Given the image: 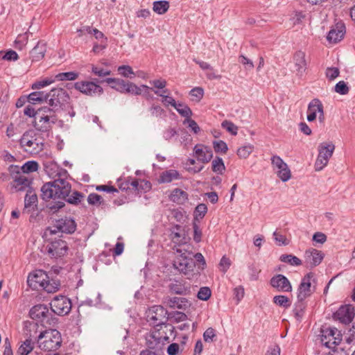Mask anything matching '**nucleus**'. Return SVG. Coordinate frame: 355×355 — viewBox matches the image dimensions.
Returning a JSON list of instances; mask_svg holds the SVG:
<instances>
[{"instance_id":"obj_1","label":"nucleus","mask_w":355,"mask_h":355,"mask_svg":"<svg viewBox=\"0 0 355 355\" xmlns=\"http://www.w3.org/2000/svg\"><path fill=\"white\" fill-rule=\"evenodd\" d=\"M45 171L53 180L43 184L41 188V198L49 202L46 207L55 213L64 207V201L72 205H78L84 198V195L79 191H73L71 196V185L67 180L69 173L64 168L51 163L45 165Z\"/></svg>"},{"instance_id":"obj_2","label":"nucleus","mask_w":355,"mask_h":355,"mask_svg":"<svg viewBox=\"0 0 355 355\" xmlns=\"http://www.w3.org/2000/svg\"><path fill=\"white\" fill-rule=\"evenodd\" d=\"M168 311L161 305H154L146 311V319L150 325L155 327V331H159L164 327L166 331L173 332V326L166 322Z\"/></svg>"},{"instance_id":"obj_3","label":"nucleus","mask_w":355,"mask_h":355,"mask_svg":"<svg viewBox=\"0 0 355 355\" xmlns=\"http://www.w3.org/2000/svg\"><path fill=\"white\" fill-rule=\"evenodd\" d=\"M30 316L33 320H38L42 322L45 328H48L51 332L57 331L58 329V318L53 316L49 311L48 307L44 304H37L33 306L29 312Z\"/></svg>"},{"instance_id":"obj_4","label":"nucleus","mask_w":355,"mask_h":355,"mask_svg":"<svg viewBox=\"0 0 355 355\" xmlns=\"http://www.w3.org/2000/svg\"><path fill=\"white\" fill-rule=\"evenodd\" d=\"M24 150L32 155H37L44 149L43 139L34 130L25 132L19 141Z\"/></svg>"},{"instance_id":"obj_5","label":"nucleus","mask_w":355,"mask_h":355,"mask_svg":"<svg viewBox=\"0 0 355 355\" xmlns=\"http://www.w3.org/2000/svg\"><path fill=\"white\" fill-rule=\"evenodd\" d=\"M55 112L47 106L37 109V116L34 120V127L40 132H47L51 128V125L56 122L54 115Z\"/></svg>"},{"instance_id":"obj_6","label":"nucleus","mask_w":355,"mask_h":355,"mask_svg":"<svg viewBox=\"0 0 355 355\" xmlns=\"http://www.w3.org/2000/svg\"><path fill=\"white\" fill-rule=\"evenodd\" d=\"M19 166L10 165L8 168L9 173L13 181L12 187L16 191H22L31 189L32 180L28 175L24 174L19 171Z\"/></svg>"},{"instance_id":"obj_7","label":"nucleus","mask_w":355,"mask_h":355,"mask_svg":"<svg viewBox=\"0 0 355 355\" xmlns=\"http://www.w3.org/2000/svg\"><path fill=\"white\" fill-rule=\"evenodd\" d=\"M334 150L335 146L332 142H323L319 145V153L315 162V169L316 171L322 170L327 165Z\"/></svg>"},{"instance_id":"obj_8","label":"nucleus","mask_w":355,"mask_h":355,"mask_svg":"<svg viewBox=\"0 0 355 355\" xmlns=\"http://www.w3.org/2000/svg\"><path fill=\"white\" fill-rule=\"evenodd\" d=\"M49 95V107L56 112L69 100V96L66 90L62 88H54L51 90Z\"/></svg>"},{"instance_id":"obj_9","label":"nucleus","mask_w":355,"mask_h":355,"mask_svg":"<svg viewBox=\"0 0 355 355\" xmlns=\"http://www.w3.org/2000/svg\"><path fill=\"white\" fill-rule=\"evenodd\" d=\"M76 230V223L70 217H64L55 220L51 227H49L47 230L50 234H55L58 232L72 234Z\"/></svg>"},{"instance_id":"obj_10","label":"nucleus","mask_w":355,"mask_h":355,"mask_svg":"<svg viewBox=\"0 0 355 355\" xmlns=\"http://www.w3.org/2000/svg\"><path fill=\"white\" fill-rule=\"evenodd\" d=\"M62 342L61 334H39L37 344L39 347L44 351H55L58 349Z\"/></svg>"},{"instance_id":"obj_11","label":"nucleus","mask_w":355,"mask_h":355,"mask_svg":"<svg viewBox=\"0 0 355 355\" xmlns=\"http://www.w3.org/2000/svg\"><path fill=\"white\" fill-rule=\"evenodd\" d=\"M312 282H315V274L307 273L302 279L297 289V299L305 300L310 297L315 291V286H311Z\"/></svg>"},{"instance_id":"obj_12","label":"nucleus","mask_w":355,"mask_h":355,"mask_svg":"<svg viewBox=\"0 0 355 355\" xmlns=\"http://www.w3.org/2000/svg\"><path fill=\"white\" fill-rule=\"evenodd\" d=\"M355 316V309L352 304L340 306L338 309L333 313V319L343 324H349L352 322Z\"/></svg>"},{"instance_id":"obj_13","label":"nucleus","mask_w":355,"mask_h":355,"mask_svg":"<svg viewBox=\"0 0 355 355\" xmlns=\"http://www.w3.org/2000/svg\"><path fill=\"white\" fill-rule=\"evenodd\" d=\"M53 312L59 315L68 314L71 309V300L63 295L55 296L51 302Z\"/></svg>"},{"instance_id":"obj_14","label":"nucleus","mask_w":355,"mask_h":355,"mask_svg":"<svg viewBox=\"0 0 355 355\" xmlns=\"http://www.w3.org/2000/svg\"><path fill=\"white\" fill-rule=\"evenodd\" d=\"M271 164L276 171L277 175L282 182H287L291 179V170L287 164L279 156H272L271 157Z\"/></svg>"},{"instance_id":"obj_15","label":"nucleus","mask_w":355,"mask_h":355,"mask_svg":"<svg viewBox=\"0 0 355 355\" xmlns=\"http://www.w3.org/2000/svg\"><path fill=\"white\" fill-rule=\"evenodd\" d=\"M317 114H319L318 119L320 122L323 123L324 121V114L322 103L319 99L315 98L312 100L308 105L307 120L309 122L315 121Z\"/></svg>"},{"instance_id":"obj_16","label":"nucleus","mask_w":355,"mask_h":355,"mask_svg":"<svg viewBox=\"0 0 355 355\" xmlns=\"http://www.w3.org/2000/svg\"><path fill=\"white\" fill-rule=\"evenodd\" d=\"M74 87L83 94L89 96L101 94L103 93V88L93 82H77L74 84Z\"/></svg>"},{"instance_id":"obj_17","label":"nucleus","mask_w":355,"mask_h":355,"mask_svg":"<svg viewBox=\"0 0 355 355\" xmlns=\"http://www.w3.org/2000/svg\"><path fill=\"white\" fill-rule=\"evenodd\" d=\"M324 257V254L320 250L311 248L304 252V263L306 267L314 268L318 266Z\"/></svg>"},{"instance_id":"obj_18","label":"nucleus","mask_w":355,"mask_h":355,"mask_svg":"<svg viewBox=\"0 0 355 355\" xmlns=\"http://www.w3.org/2000/svg\"><path fill=\"white\" fill-rule=\"evenodd\" d=\"M67 243L61 239L52 241L47 247L49 254L54 258L64 256L67 253Z\"/></svg>"},{"instance_id":"obj_19","label":"nucleus","mask_w":355,"mask_h":355,"mask_svg":"<svg viewBox=\"0 0 355 355\" xmlns=\"http://www.w3.org/2000/svg\"><path fill=\"white\" fill-rule=\"evenodd\" d=\"M270 284L278 292H291L292 291L290 281L282 274L273 276L270 279Z\"/></svg>"},{"instance_id":"obj_20","label":"nucleus","mask_w":355,"mask_h":355,"mask_svg":"<svg viewBox=\"0 0 355 355\" xmlns=\"http://www.w3.org/2000/svg\"><path fill=\"white\" fill-rule=\"evenodd\" d=\"M162 303L166 307L180 310H186L191 306V303L187 299L179 297L166 296L164 297Z\"/></svg>"},{"instance_id":"obj_21","label":"nucleus","mask_w":355,"mask_h":355,"mask_svg":"<svg viewBox=\"0 0 355 355\" xmlns=\"http://www.w3.org/2000/svg\"><path fill=\"white\" fill-rule=\"evenodd\" d=\"M345 32L344 23L341 21L338 22L331 27L327 36V39L331 43H337L343 38Z\"/></svg>"},{"instance_id":"obj_22","label":"nucleus","mask_w":355,"mask_h":355,"mask_svg":"<svg viewBox=\"0 0 355 355\" xmlns=\"http://www.w3.org/2000/svg\"><path fill=\"white\" fill-rule=\"evenodd\" d=\"M46 279H48L47 274L42 270H37L31 272L27 278V282L31 287L37 288L44 284Z\"/></svg>"},{"instance_id":"obj_23","label":"nucleus","mask_w":355,"mask_h":355,"mask_svg":"<svg viewBox=\"0 0 355 355\" xmlns=\"http://www.w3.org/2000/svg\"><path fill=\"white\" fill-rule=\"evenodd\" d=\"M193 151L198 161L203 164L209 163L213 158V152L208 146L197 144L195 146Z\"/></svg>"},{"instance_id":"obj_24","label":"nucleus","mask_w":355,"mask_h":355,"mask_svg":"<svg viewBox=\"0 0 355 355\" xmlns=\"http://www.w3.org/2000/svg\"><path fill=\"white\" fill-rule=\"evenodd\" d=\"M37 196L31 189L27 190L24 198V207L22 211V215L28 214L37 210Z\"/></svg>"},{"instance_id":"obj_25","label":"nucleus","mask_w":355,"mask_h":355,"mask_svg":"<svg viewBox=\"0 0 355 355\" xmlns=\"http://www.w3.org/2000/svg\"><path fill=\"white\" fill-rule=\"evenodd\" d=\"M295 71L297 76L301 77L305 73L307 63L305 59V53L302 51L295 52L293 55Z\"/></svg>"},{"instance_id":"obj_26","label":"nucleus","mask_w":355,"mask_h":355,"mask_svg":"<svg viewBox=\"0 0 355 355\" xmlns=\"http://www.w3.org/2000/svg\"><path fill=\"white\" fill-rule=\"evenodd\" d=\"M317 340L325 347L334 349L341 343L343 334H318Z\"/></svg>"},{"instance_id":"obj_27","label":"nucleus","mask_w":355,"mask_h":355,"mask_svg":"<svg viewBox=\"0 0 355 355\" xmlns=\"http://www.w3.org/2000/svg\"><path fill=\"white\" fill-rule=\"evenodd\" d=\"M46 52V44L43 42H38L37 45L31 51L30 58L31 61L38 62L42 60Z\"/></svg>"},{"instance_id":"obj_28","label":"nucleus","mask_w":355,"mask_h":355,"mask_svg":"<svg viewBox=\"0 0 355 355\" xmlns=\"http://www.w3.org/2000/svg\"><path fill=\"white\" fill-rule=\"evenodd\" d=\"M23 330L26 333H48L50 331L48 328H45L42 324L39 325L38 322L33 319L24 322Z\"/></svg>"},{"instance_id":"obj_29","label":"nucleus","mask_w":355,"mask_h":355,"mask_svg":"<svg viewBox=\"0 0 355 355\" xmlns=\"http://www.w3.org/2000/svg\"><path fill=\"white\" fill-rule=\"evenodd\" d=\"M171 293L177 295H185L189 291V286L185 285L181 281L173 280L168 285Z\"/></svg>"},{"instance_id":"obj_30","label":"nucleus","mask_w":355,"mask_h":355,"mask_svg":"<svg viewBox=\"0 0 355 355\" xmlns=\"http://www.w3.org/2000/svg\"><path fill=\"white\" fill-rule=\"evenodd\" d=\"M146 340L149 349L160 348L164 345V341L160 334H146Z\"/></svg>"},{"instance_id":"obj_31","label":"nucleus","mask_w":355,"mask_h":355,"mask_svg":"<svg viewBox=\"0 0 355 355\" xmlns=\"http://www.w3.org/2000/svg\"><path fill=\"white\" fill-rule=\"evenodd\" d=\"M146 340L149 349L160 348L164 345V341L160 334H146Z\"/></svg>"},{"instance_id":"obj_32","label":"nucleus","mask_w":355,"mask_h":355,"mask_svg":"<svg viewBox=\"0 0 355 355\" xmlns=\"http://www.w3.org/2000/svg\"><path fill=\"white\" fill-rule=\"evenodd\" d=\"M169 199L176 204L183 205L188 200V194L180 189H175L171 192Z\"/></svg>"},{"instance_id":"obj_33","label":"nucleus","mask_w":355,"mask_h":355,"mask_svg":"<svg viewBox=\"0 0 355 355\" xmlns=\"http://www.w3.org/2000/svg\"><path fill=\"white\" fill-rule=\"evenodd\" d=\"M181 175L180 173L174 169H170L162 172L159 178V182L169 183L174 180H180Z\"/></svg>"},{"instance_id":"obj_34","label":"nucleus","mask_w":355,"mask_h":355,"mask_svg":"<svg viewBox=\"0 0 355 355\" xmlns=\"http://www.w3.org/2000/svg\"><path fill=\"white\" fill-rule=\"evenodd\" d=\"M143 89L146 90L145 92L144 93L145 96L151 97L148 92L150 87L145 85H142L141 87H138L132 83L128 82L125 92L130 93L135 95H140L142 94Z\"/></svg>"},{"instance_id":"obj_35","label":"nucleus","mask_w":355,"mask_h":355,"mask_svg":"<svg viewBox=\"0 0 355 355\" xmlns=\"http://www.w3.org/2000/svg\"><path fill=\"white\" fill-rule=\"evenodd\" d=\"M105 81L111 85V87L116 89V91L124 93L126 89V85L128 82H125L123 79L107 78Z\"/></svg>"},{"instance_id":"obj_36","label":"nucleus","mask_w":355,"mask_h":355,"mask_svg":"<svg viewBox=\"0 0 355 355\" xmlns=\"http://www.w3.org/2000/svg\"><path fill=\"white\" fill-rule=\"evenodd\" d=\"M35 343L31 339H26L21 342L17 349V354L19 355H28L34 349Z\"/></svg>"},{"instance_id":"obj_37","label":"nucleus","mask_w":355,"mask_h":355,"mask_svg":"<svg viewBox=\"0 0 355 355\" xmlns=\"http://www.w3.org/2000/svg\"><path fill=\"white\" fill-rule=\"evenodd\" d=\"M155 94L157 96H159L162 98V102L164 103L165 106H168L171 105L173 107H176V101L172 96H169L168 95H166L165 94L168 93V89H163L162 92H160L158 89H151Z\"/></svg>"},{"instance_id":"obj_38","label":"nucleus","mask_w":355,"mask_h":355,"mask_svg":"<svg viewBox=\"0 0 355 355\" xmlns=\"http://www.w3.org/2000/svg\"><path fill=\"white\" fill-rule=\"evenodd\" d=\"M48 98V93H44V92H33L28 96V102L32 104L46 101Z\"/></svg>"},{"instance_id":"obj_39","label":"nucleus","mask_w":355,"mask_h":355,"mask_svg":"<svg viewBox=\"0 0 355 355\" xmlns=\"http://www.w3.org/2000/svg\"><path fill=\"white\" fill-rule=\"evenodd\" d=\"M169 7V2L165 0L155 1L153 3V10L158 15L165 14Z\"/></svg>"},{"instance_id":"obj_40","label":"nucleus","mask_w":355,"mask_h":355,"mask_svg":"<svg viewBox=\"0 0 355 355\" xmlns=\"http://www.w3.org/2000/svg\"><path fill=\"white\" fill-rule=\"evenodd\" d=\"M39 164L35 161H28L21 167L19 166V171L24 174L28 175L29 173L35 172L38 170Z\"/></svg>"},{"instance_id":"obj_41","label":"nucleus","mask_w":355,"mask_h":355,"mask_svg":"<svg viewBox=\"0 0 355 355\" xmlns=\"http://www.w3.org/2000/svg\"><path fill=\"white\" fill-rule=\"evenodd\" d=\"M55 82V79L53 76L46 77L44 78H41L37 81H35L31 86L33 89H40L43 87L50 85L51 84Z\"/></svg>"},{"instance_id":"obj_42","label":"nucleus","mask_w":355,"mask_h":355,"mask_svg":"<svg viewBox=\"0 0 355 355\" xmlns=\"http://www.w3.org/2000/svg\"><path fill=\"white\" fill-rule=\"evenodd\" d=\"M79 73L75 71H69L59 73L56 74L53 78L55 81H64V80H75L78 78Z\"/></svg>"},{"instance_id":"obj_43","label":"nucleus","mask_w":355,"mask_h":355,"mask_svg":"<svg viewBox=\"0 0 355 355\" xmlns=\"http://www.w3.org/2000/svg\"><path fill=\"white\" fill-rule=\"evenodd\" d=\"M279 260L293 266H298L302 264V260L293 254H282L280 256Z\"/></svg>"},{"instance_id":"obj_44","label":"nucleus","mask_w":355,"mask_h":355,"mask_svg":"<svg viewBox=\"0 0 355 355\" xmlns=\"http://www.w3.org/2000/svg\"><path fill=\"white\" fill-rule=\"evenodd\" d=\"M211 169L214 173L222 175L225 170L223 160L221 157H216L211 162Z\"/></svg>"},{"instance_id":"obj_45","label":"nucleus","mask_w":355,"mask_h":355,"mask_svg":"<svg viewBox=\"0 0 355 355\" xmlns=\"http://www.w3.org/2000/svg\"><path fill=\"white\" fill-rule=\"evenodd\" d=\"M304 301L305 300H300L297 299V302L295 304L293 313L297 320L301 319L304 315L305 309L306 307V304Z\"/></svg>"},{"instance_id":"obj_46","label":"nucleus","mask_w":355,"mask_h":355,"mask_svg":"<svg viewBox=\"0 0 355 355\" xmlns=\"http://www.w3.org/2000/svg\"><path fill=\"white\" fill-rule=\"evenodd\" d=\"M207 212V207L206 206V205L203 203L199 204L195 209L194 218L193 221L200 223V220L204 218Z\"/></svg>"},{"instance_id":"obj_47","label":"nucleus","mask_w":355,"mask_h":355,"mask_svg":"<svg viewBox=\"0 0 355 355\" xmlns=\"http://www.w3.org/2000/svg\"><path fill=\"white\" fill-rule=\"evenodd\" d=\"M177 112L185 119L190 118L192 115V111L190 107L184 103H177L176 107H174Z\"/></svg>"},{"instance_id":"obj_48","label":"nucleus","mask_w":355,"mask_h":355,"mask_svg":"<svg viewBox=\"0 0 355 355\" xmlns=\"http://www.w3.org/2000/svg\"><path fill=\"white\" fill-rule=\"evenodd\" d=\"M190 258H188L183 255H180L173 261V266L175 268L178 270L180 272L185 270V264H188Z\"/></svg>"},{"instance_id":"obj_49","label":"nucleus","mask_w":355,"mask_h":355,"mask_svg":"<svg viewBox=\"0 0 355 355\" xmlns=\"http://www.w3.org/2000/svg\"><path fill=\"white\" fill-rule=\"evenodd\" d=\"M273 302L284 308H288L291 305V301L285 295H276L273 297Z\"/></svg>"},{"instance_id":"obj_50","label":"nucleus","mask_w":355,"mask_h":355,"mask_svg":"<svg viewBox=\"0 0 355 355\" xmlns=\"http://www.w3.org/2000/svg\"><path fill=\"white\" fill-rule=\"evenodd\" d=\"M60 286V283L57 281L46 279L42 288L48 293H55L59 289Z\"/></svg>"},{"instance_id":"obj_51","label":"nucleus","mask_w":355,"mask_h":355,"mask_svg":"<svg viewBox=\"0 0 355 355\" xmlns=\"http://www.w3.org/2000/svg\"><path fill=\"white\" fill-rule=\"evenodd\" d=\"M187 318V315L180 311L168 312L167 320H169L171 322L178 323L179 322L184 321Z\"/></svg>"},{"instance_id":"obj_52","label":"nucleus","mask_w":355,"mask_h":355,"mask_svg":"<svg viewBox=\"0 0 355 355\" xmlns=\"http://www.w3.org/2000/svg\"><path fill=\"white\" fill-rule=\"evenodd\" d=\"M254 146L251 144L241 146L237 150V155L240 158H247L253 151Z\"/></svg>"},{"instance_id":"obj_53","label":"nucleus","mask_w":355,"mask_h":355,"mask_svg":"<svg viewBox=\"0 0 355 355\" xmlns=\"http://www.w3.org/2000/svg\"><path fill=\"white\" fill-rule=\"evenodd\" d=\"M213 148L216 153H226L228 148L227 144L222 141H213Z\"/></svg>"},{"instance_id":"obj_54","label":"nucleus","mask_w":355,"mask_h":355,"mask_svg":"<svg viewBox=\"0 0 355 355\" xmlns=\"http://www.w3.org/2000/svg\"><path fill=\"white\" fill-rule=\"evenodd\" d=\"M189 94L193 101L199 102L203 97L204 90L202 87H196L190 91Z\"/></svg>"},{"instance_id":"obj_55","label":"nucleus","mask_w":355,"mask_h":355,"mask_svg":"<svg viewBox=\"0 0 355 355\" xmlns=\"http://www.w3.org/2000/svg\"><path fill=\"white\" fill-rule=\"evenodd\" d=\"M199 222L193 221L192 225L193 229V240L196 243H200L202 240V230L199 225Z\"/></svg>"},{"instance_id":"obj_56","label":"nucleus","mask_w":355,"mask_h":355,"mask_svg":"<svg viewBox=\"0 0 355 355\" xmlns=\"http://www.w3.org/2000/svg\"><path fill=\"white\" fill-rule=\"evenodd\" d=\"M117 70L119 74L125 78H132V76L135 75L132 67L129 65L119 66Z\"/></svg>"},{"instance_id":"obj_57","label":"nucleus","mask_w":355,"mask_h":355,"mask_svg":"<svg viewBox=\"0 0 355 355\" xmlns=\"http://www.w3.org/2000/svg\"><path fill=\"white\" fill-rule=\"evenodd\" d=\"M222 127L227 132H230L232 135H236L238 132V127L234 125L232 121L225 120L222 122Z\"/></svg>"},{"instance_id":"obj_58","label":"nucleus","mask_w":355,"mask_h":355,"mask_svg":"<svg viewBox=\"0 0 355 355\" xmlns=\"http://www.w3.org/2000/svg\"><path fill=\"white\" fill-rule=\"evenodd\" d=\"M87 202L92 205H101L103 200L102 197L95 193H90L87 197Z\"/></svg>"},{"instance_id":"obj_59","label":"nucleus","mask_w":355,"mask_h":355,"mask_svg":"<svg viewBox=\"0 0 355 355\" xmlns=\"http://www.w3.org/2000/svg\"><path fill=\"white\" fill-rule=\"evenodd\" d=\"M334 90L338 94L345 95L349 92V87L345 81L340 80L335 85Z\"/></svg>"},{"instance_id":"obj_60","label":"nucleus","mask_w":355,"mask_h":355,"mask_svg":"<svg viewBox=\"0 0 355 355\" xmlns=\"http://www.w3.org/2000/svg\"><path fill=\"white\" fill-rule=\"evenodd\" d=\"M92 72L99 77H105L111 73L110 70L104 69L94 65L92 67Z\"/></svg>"},{"instance_id":"obj_61","label":"nucleus","mask_w":355,"mask_h":355,"mask_svg":"<svg viewBox=\"0 0 355 355\" xmlns=\"http://www.w3.org/2000/svg\"><path fill=\"white\" fill-rule=\"evenodd\" d=\"M211 290L208 287H202L198 293V297L202 300H207L211 296Z\"/></svg>"},{"instance_id":"obj_62","label":"nucleus","mask_w":355,"mask_h":355,"mask_svg":"<svg viewBox=\"0 0 355 355\" xmlns=\"http://www.w3.org/2000/svg\"><path fill=\"white\" fill-rule=\"evenodd\" d=\"M339 69L337 67H330L327 68L326 70V76L330 80H334L339 76Z\"/></svg>"},{"instance_id":"obj_63","label":"nucleus","mask_w":355,"mask_h":355,"mask_svg":"<svg viewBox=\"0 0 355 355\" xmlns=\"http://www.w3.org/2000/svg\"><path fill=\"white\" fill-rule=\"evenodd\" d=\"M248 269L250 270V279L251 281L257 280L260 270H259L254 264L248 266Z\"/></svg>"},{"instance_id":"obj_64","label":"nucleus","mask_w":355,"mask_h":355,"mask_svg":"<svg viewBox=\"0 0 355 355\" xmlns=\"http://www.w3.org/2000/svg\"><path fill=\"white\" fill-rule=\"evenodd\" d=\"M2 59L8 61H16L19 59V56L16 51L13 50H8L4 53Z\"/></svg>"}]
</instances>
